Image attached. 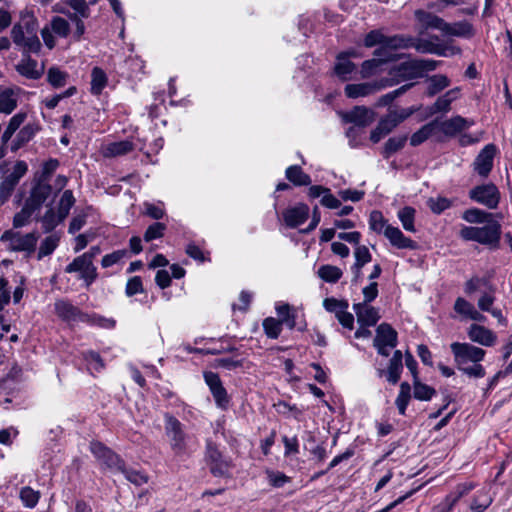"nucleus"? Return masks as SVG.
Wrapping results in <instances>:
<instances>
[{
  "label": "nucleus",
  "instance_id": "19",
  "mask_svg": "<svg viewBox=\"0 0 512 512\" xmlns=\"http://www.w3.org/2000/svg\"><path fill=\"white\" fill-rule=\"evenodd\" d=\"M398 344V333L388 323H381L376 328V335L373 340V346H389L395 348Z\"/></svg>",
  "mask_w": 512,
  "mask_h": 512
},
{
  "label": "nucleus",
  "instance_id": "39",
  "mask_svg": "<svg viewBox=\"0 0 512 512\" xmlns=\"http://www.w3.org/2000/svg\"><path fill=\"white\" fill-rule=\"evenodd\" d=\"M276 311L282 322V325L285 324L289 329H294L296 327V310L293 309L289 304H282L276 307Z\"/></svg>",
  "mask_w": 512,
  "mask_h": 512
},
{
  "label": "nucleus",
  "instance_id": "52",
  "mask_svg": "<svg viewBox=\"0 0 512 512\" xmlns=\"http://www.w3.org/2000/svg\"><path fill=\"white\" fill-rule=\"evenodd\" d=\"M263 329L270 339H277L282 331V322L273 317H268L263 321Z\"/></svg>",
  "mask_w": 512,
  "mask_h": 512
},
{
  "label": "nucleus",
  "instance_id": "29",
  "mask_svg": "<svg viewBox=\"0 0 512 512\" xmlns=\"http://www.w3.org/2000/svg\"><path fill=\"white\" fill-rule=\"evenodd\" d=\"M444 27L443 34L448 36L471 38L474 36V28L472 24L467 21H459L453 24L447 23Z\"/></svg>",
  "mask_w": 512,
  "mask_h": 512
},
{
  "label": "nucleus",
  "instance_id": "58",
  "mask_svg": "<svg viewBox=\"0 0 512 512\" xmlns=\"http://www.w3.org/2000/svg\"><path fill=\"white\" fill-rule=\"evenodd\" d=\"M388 226L387 220L384 218L382 212L374 210L369 216V227L376 233H382Z\"/></svg>",
  "mask_w": 512,
  "mask_h": 512
},
{
  "label": "nucleus",
  "instance_id": "14",
  "mask_svg": "<svg viewBox=\"0 0 512 512\" xmlns=\"http://www.w3.org/2000/svg\"><path fill=\"white\" fill-rule=\"evenodd\" d=\"M392 85L393 82L390 79H382L375 83L347 84L345 86V94L348 98H357L367 96Z\"/></svg>",
  "mask_w": 512,
  "mask_h": 512
},
{
  "label": "nucleus",
  "instance_id": "26",
  "mask_svg": "<svg viewBox=\"0 0 512 512\" xmlns=\"http://www.w3.org/2000/svg\"><path fill=\"white\" fill-rule=\"evenodd\" d=\"M39 130L40 126L37 123H28L25 125L22 129H20L15 139L12 141L11 151L16 152L19 150L30 140H32Z\"/></svg>",
  "mask_w": 512,
  "mask_h": 512
},
{
  "label": "nucleus",
  "instance_id": "22",
  "mask_svg": "<svg viewBox=\"0 0 512 512\" xmlns=\"http://www.w3.org/2000/svg\"><path fill=\"white\" fill-rule=\"evenodd\" d=\"M472 125H474L473 120H468L460 115L453 116L440 124L438 123V127L446 136H454Z\"/></svg>",
  "mask_w": 512,
  "mask_h": 512
},
{
  "label": "nucleus",
  "instance_id": "17",
  "mask_svg": "<svg viewBox=\"0 0 512 512\" xmlns=\"http://www.w3.org/2000/svg\"><path fill=\"white\" fill-rule=\"evenodd\" d=\"M51 194V185L47 181L38 180L32 187L30 196L27 198L26 203H28L35 210H38L42 204H44L46 200L51 196Z\"/></svg>",
  "mask_w": 512,
  "mask_h": 512
},
{
  "label": "nucleus",
  "instance_id": "48",
  "mask_svg": "<svg viewBox=\"0 0 512 512\" xmlns=\"http://www.w3.org/2000/svg\"><path fill=\"white\" fill-rule=\"evenodd\" d=\"M68 74L58 67H51L47 72V81L54 88H61L66 85Z\"/></svg>",
  "mask_w": 512,
  "mask_h": 512
},
{
  "label": "nucleus",
  "instance_id": "13",
  "mask_svg": "<svg viewBox=\"0 0 512 512\" xmlns=\"http://www.w3.org/2000/svg\"><path fill=\"white\" fill-rule=\"evenodd\" d=\"M203 376L216 405L221 409H227L230 400L219 375L212 371H206Z\"/></svg>",
  "mask_w": 512,
  "mask_h": 512
},
{
  "label": "nucleus",
  "instance_id": "24",
  "mask_svg": "<svg viewBox=\"0 0 512 512\" xmlns=\"http://www.w3.org/2000/svg\"><path fill=\"white\" fill-rule=\"evenodd\" d=\"M345 121L366 127L374 121V112L364 106H356L345 115Z\"/></svg>",
  "mask_w": 512,
  "mask_h": 512
},
{
  "label": "nucleus",
  "instance_id": "40",
  "mask_svg": "<svg viewBox=\"0 0 512 512\" xmlns=\"http://www.w3.org/2000/svg\"><path fill=\"white\" fill-rule=\"evenodd\" d=\"M496 286L489 285L478 299L477 306L483 312L491 311L496 300Z\"/></svg>",
  "mask_w": 512,
  "mask_h": 512
},
{
  "label": "nucleus",
  "instance_id": "50",
  "mask_svg": "<svg viewBox=\"0 0 512 512\" xmlns=\"http://www.w3.org/2000/svg\"><path fill=\"white\" fill-rule=\"evenodd\" d=\"M414 391L413 395L416 399L421 401L430 400L436 393L435 389L418 380L413 381Z\"/></svg>",
  "mask_w": 512,
  "mask_h": 512
},
{
  "label": "nucleus",
  "instance_id": "3",
  "mask_svg": "<svg viewBox=\"0 0 512 512\" xmlns=\"http://www.w3.org/2000/svg\"><path fill=\"white\" fill-rule=\"evenodd\" d=\"M501 234V224L494 219L487 221L483 226H463L459 231V236L463 240L474 241L490 249L499 248Z\"/></svg>",
  "mask_w": 512,
  "mask_h": 512
},
{
  "label": "nucleus",
  "instance_id": "28",
  "mask_svg": "<svg viewBox=\"0 0 512 512\" xmlns=\"http://www.w3.org/2000/svg\"><path fill=\"white\" fill-rule=\"evenodd\" d=\"M356 71V65L346 58L345 54H338L334 66L335 75L342 81H348Z\"/></svg>",
  "mask_w": 512,
  "mask_h": 512
},
{
  "label": "nucleus",
  "instance_id": "51",
  "mask_svg": "<svg viewBox=\"0 0 512 512\" xmlns=\"http://www.w3.org/2000/svg\"><path fill=\"white\" fill-rule=\"evenodd\" d=\"M19 496L23 505L27 508H34L40 499L39 491H36L29 486L23 487L20 490Z\"/></svg>",
  "mask_w": 512,
  "mask_h": 512
},
{
  "label": "nucleus",
  "instance_id": "41",
  "mask_svg": "<svg viewBox=\"0 0 512 512\" xmlns=\"http://www.w3.org/2000/svg\"><path fill=\"white\" fill-rule=\"evenodd\" d=\"M106 84L107 76L105 72L99 67H94L91 73V93L99 95Z\"/></svg>",
  "mask_w": 512,
  "mask_h": 512
},
{
  "label": "nucleus",
  "instance_id": "6",
  "mask_svg": "<svg viewBox=\"0 0 512 512\" xmlns=\"http://www.w3.org/2000/svg\"><path fill=\"white\" fill-rule=\"evenodd\" d=\"M468 196L473 202L490 210L496 209L501 200V193L492 182L474 186L469 190Z\"/></svg>",
  "mask_w": 512,
  "mask_h": 512
},
{
  "label": "nucleus",
  "instance_id": "12",
  "mask_svg": "<svg viewBox=\"0 0 512 512\" xmlns=\"http://www.w3.org/2000/svg\"><path fill=\"white\" fill-rule=\"evenodd\" d=\"M497 148L494 144H487L476 156L472 166L473 171L482 178L489 176L493 168Z\"/></svg>",
  "mask_w": 512,
  "mask_h": 512
},
{
  "label": "nucleus",
  "instance_id": "21",
  "mask_svg": "<svg viewBox=\"0 0 512 512\" xmlns=\"http://www.w3.org/2000/svg\"><path fill=\"white\" fill-rule=\"evenodd\" d=\"M353 310L362 326H374L380 319L379 311L366 303H354Z\"/></svg>",
  "mask_w": 512,
  "mask_h": 512
},
{
  "label": "nucleus",
  "instance_id": "36",
  "mask_svg": "<svg viewBox=\"0 0 512 512\" xmlns=\"http://www.w3.org/2000/svg\"><path fill=\"white\" fill-rule=\"evenodd\" d=\"M396 126L386 116L380 119L376 128L371 131L370 140L373 143H378L382 138L392 132Z\"/></svg>",
  "mask_w": 512,
  "mask_h": 512
},
{
  "label": "nucleus",
  "instance_id": "57",
  "mask_svg": "<svg viewBox=\"0 0 512 512\" xmlns=\"http://www.w3.org/2000/svg\"><path fill=\"white\" fill-rule=\"evenodd\" d=\"M492 503V499L485 492H478L472 499L470 509L473 512H484Z\"/></svg>",
  "mask_w": 512,
  "mask_h": 512
},
{
  "label": "nucleus",
  "instance_id": "42",
  "mask_svg": "<svg viewBox=\"0 0 512 512\" xmlns=\"http://www.w3.org/2000/svg\"><path fill=\"white\" fill-rule=\"evenodd\" d=\"M125 478L135 486H142L149 481V476L142 470H137L134 468H127L126 464L124 465V469L120 471Z\"/></svg>",
  "mask_w": 512,
  "mask_h": 512
},
{
  "label": "nucleus",
  "instance_id": "49",
  "mask_svg": "<svg viewBox=\"0 0 512 512\" xmlns=\"http://www.w3.org/2000/svg\"><path fill=\"white\" fill-rule=\"evenodd\" d=\"M398 218L401 221L402 226L406 231H409V232L416 231L415 226H414V218H415V209L414 208H412L410 206H406V207L402 208L398 212Z\"/></svg>",
  "mask_w": 512,
  "mask_h": 512
},
{
  "label": "nucleus",
  "instance_id": "4",
  "mask_svg": "<svg viewBox=\"0 0 512 512\" xmlns=\"http://www.w3.org/2000/svg\"><path fill=\"white\" fill-rule=\"evenodd\" d=\"M37 29V20L33 16H28L22 18L21 23L15 24L11 30L13 42L21 46L25 54L37 53L41 49Z\"/></svg>",
  "mask_w": 512,
  "mask_h": 512
},
{
  "label": "nucleus",
  "instance_id": "53",
  "mask_svg": "<svg viewBox=\"0 0 512 512\" xmlns=\"http://www.w3.org/2000/svg\"><path fill=\"white\" fill-rule=\"evenodd\" d=\"M491 284V281L486 277L473 276L465 282L464 291L467 295H471L480 290L481 287L486 289Z\"/></svg>",
  "mask_w": 512,
  "mask_h": 512
},
{
  "label": "nucleus",
  "instance_id": "2",
  "mask_svg": "<svg viewBox=\"0 0 512 512\" xmlns=\"http://www.w3.org/2000/svg\"><path fill=\"white\" fill-rule=\"evenodd\" d=\"M164 431L169 447L176 457L191 455L193 436L186 431L185 425L170 413L164 414Z\"/></svg>",
  "mask_w": 512,
  "mask_h": 512
},
{
  "label": "nucleus",
  "instance_id": "44",
  "mask_svg": "<svg viewBox=\"0 0 512 512\" xmlns=\"http://www.w3.org/2000/svg\"><path fill=\"white\" fill-rule=\"evenodd\" d=\"M342 275V270L337 266L322 265L318 269V276L328 283H336L342 277Z\"/></svg>",
  "mask_w": 512,
  "mask_h": 512
},
{
  "label": "nucleus",
  "instance_id": "34",
  "mask_svg": "<svg viewBox=\"0 0 512 512\" xmlns=\"http://www.w3.org/2000/svg\"><path fill=\"white\" fill-rule=\"evenodd\" d=\"M408 136L401 135L389 138L381 151L383 158L389 159L393 154L404 148Z\"/></svg>",
  "mask_w": 512,
  "mask_h": 512
},
{
  "label": "nucleus",
  "instance_id": "10",
  "mask_svg": "<svg viewBox=\"0 0 512 512\" xmlns=\"http://www.w3.org/2000/svg\"><path fill=\"white\" fill-rule=\"evenodd\" d=\"M205 455L210 472L215 477H224L229 473L230 461L223 457L217 445L212 441H207Z\"/></svg>",
  "mask_w": 512,
  "mask_h": 512
},
{
  "label": "nucleus",
  "instance_id": "37",
  "mask_svg": "<svg viewBox=\"0 0 512 512\" xmlns=\"http://www.w3.org/2000/svg\"><path fill=\"white\" fill-rule=\"evenodd\" d=\"M64 220H65V217L62 216L58 211L55 212L52 207L48 208V210L45 212V214L40 219V221L42 223V228L45 233L51 232L55 227H57Z\"/></svg>",
  "mask_w": 512,
  "mask_h": 512
},
{
  "label": "nucleus",
  "instance_id": "33",
  "mask_svg": "<svg viewBox=\"0 0 512 512\" xmlns=\"http://www.w3.org/2000/svg\"><path fill=\"white\" fill-rule=\"evenodd\" d=\"M426 94L433 97L450 85V79L443 74H435L428 78Z\"/></svg>",
  "mask_w": 512,
  "mask_h": 512
},
{
  "label": "nucleus",
  "instance_id": "9",
  "mask_svg": "<svg viewBox=\"0 0 512 512\" xmlns=\"http://www.w3.org/2000/svg\"><path fill=\"white\" fill-rule=\"evenodd\" d=\"M456 366L466 365L469 361L478 363L485 357V350L469 343L454 342L450 345Z\"/></svg>",
  "mask_w": 512,
  "mask_h": 512
},
{
  "label": "nucleus",
  "instance_id": "8",
  "mask_svg": "<svg viewBox=\"0 0 512 512\" xmlns=\"http://www.w3.org/2000/svg\"><path fill=\"white\" fill-rule=\"evenodd\" d=\"M0 240L7 243L9 250L26 252L30 255L35 251L38 235L34 232L23 235L13 230H7L2 234Z\"/></svg>",
  "mask_w": 512,
  "mask_h": 512
},
{
  "label": "nucleus",
  "instance_id": "20",
  "mask_svg": "<svg viewBox=\"0 0 512 512\" xmlns=\"http://www.w3.org/2000/svg\"><path fill=\"white\" fill-rule=\"evenodd\" d=\"M21 92L19 87H0V112L6 115L11 114L18 105Z\"/></svg>",
  "mask_w": 512,
  "mask_h": 512
},
{
  "label": "nucleus",
  "instance_id": "46",
  "mask_svg": "<svg viewBox=\"0 0 512 512\" xmlns=\"http://www.w3.org/2000/svg\"><path fill=\"white\" fill-rule=\"evenodd\" d=\"M323 307L326 311L333 313L336 318L341 315L344 310H348L349 303L347 300H338L334 297L325 298L323 300Z\"/></svg>",
  "mask_w": 512,
  "mask_h": 512
},
{
  "label": "nucleus",
  "instance_id": "35",
  "mask_svg": "<svg viewBox=\"0 0 512 512\" xmlns=\"http://www.w3.org/2000/svg\"><path fill=\"white\" fill-rule=\"evenodd\" d=\"M134 149V144L130 140H122L109 143L105 148V155L117 157L130 153Z\"/></svg>",
  "mask_w": 512,
  "mask_h": 512
},
{
  "label": "nucleus",
  "instance_id": "62",
  "mask_svg": "<svg viewBox=\"0 0 512 512\" xmlns=\"http://www.w3.org/2000/svg\"><path fill=\"white\" fill-rule=\"evenodd\" d=\"M128 256V251L126 249L116 250L110 254H106L102 260L101 265L103 268H109L117 263H119L122 259Z\"/></svg>",
  "mask_w": 512,
  "mask_h": 512
},
{
  "label": "nucleus",
  "instance_id": "47",
  "mask_svg": "<svg viewBox=\"0 0 512 512\" xmlns=\"http://www.w3.org/2000/svg\"><path fill=\"white\" fill-rule=\"evenodd\" d=\"M412 37L405 35L386 36L385 47L389 49H407L412 47Z\"/></svg>",
  "mask_w": 512,
  "mask_h": 512
},
{
  "label": "nucleus",
  "instance_id": "27",
  "mask_svg": "<svg viewBox=\"0 0 512 512\" xmlns=\"http://www.w3.org/2000/svg\"><path fill=\"white\" fill-rule=\"evenodd\" d=\"M403 370V354L400 350H395L392 358L389 361L386 378L387 381L393 385L398 383Z\"/></svg>",
  "mask_w": 512,
  "mask_h": 512
},
{
  "label": "nucleus",
  "instance_id": "18",
  "mask_svg": "<svg viewBox=\"0 0 512 512\" xmlns=\"http://www.w3.org/2000/svg\"><path fill=\"white\" fill-rule=\"evenodd\" d=\"M467 333L472 342L482 346L491 347L494 346L497 341L496 334L483 325L471 324Z\"/></svg>",
  "mask_w": 512,
  "mask_h": 512
},
{
  "label": "nucleus",
  "instance_id": "45",
  "mask_svg": "<svg viewBox=\"0 0 512 512\" xmlns=\"http://www.w3.org/2000/svg\"><path fill=\"white\" fill-rule=\"evenodd\" d=\"M59 241L60 237L56 234L47 236L40 244L37 255L38 260H41L43 257L52 254L58 247Z\"/></svg>",
  "mask_w": 512,
  "mask_h": 512
},
{
  "label": "nucleus",
  "instance_id": "32",
  "mask_svg": "<svg viewBox=\"0 0 512 512\" xmlns=\"http://www.w3.org/2000/svg\"><path fill=\"white\" fill-rule=\"evenodd\" d=\"M437 128V121H431L423 125L419 130L412 134L410 138L411 146L416 147L425 142L429 137H431L435 133Z\"/></svg>",
  "mask_w": 512,
  "mask_h": 512
},
{
  "label": "nucleus",
  "instance_id": "31",
  "mask_svg": "<svg viewBox=\"0 0 512 512\" xmlns=\"http://www.w3.org/2000/svg\"><path fill=\"white\" fill-rule=\"evenodd\" d=\"M285 175L295 186H308L312 182L311 177L298 165L289 166L285 171Z\"/></svg>",
  "mask_w": 512,
  "mask_h": 512
},
{
  "label": "nucleus",
  "instance_id": "56",
  "mask_svg": "<svg viewBox=\"0 0 512 512\" xmlns=\"http://www.w3.org/2000/svg\"><path fill=\"white\" fill-rule=\"evenodd\" d=\"M167 229L166 224L161 222H154L153 224L149 225L144 233V241L151 242L155 239L162 238L164 236V233Z\"/></svg>",
  "mask_w": 512,
  "mask_h": 512
},
{
  "label": "nucleus",
  "instance_id": "5",
  "mask_svg": "<svg viewBox=\"0 0 512 512\" xmlns=\"http://www.w3.org/2000/svg\"><path fill=\"white\" fill-rule=\"evenodd\" d=\"M441 61L433 59H413L406 62H402L399 65L393 67L390 70V75L393 80L395 77H399L402 80H412L424 76L425 72L434 71ZM394 83V81H392Z\"/></svg>",
  "mask_w": 512,
  "mask_h": 512
},
{
  "label": "nucleus",
  "instance_id": "15",
  "mask_svg": "<svg viewBox=\"0 0 512 512\" xmlns=\"http://www.w3.org/2000/svg\"><path fill=\"white\" fill-rule=\"evenodd\" d=\"M282 215L286 226L289 228H296L308 219L309 207L304 203H298L294 207L285 209Z\"/></svg>",
  "mask_w": 512,
  "mask_h": 512
},
{
  "label": "nucleus",
  "instance_id": "1",
  "mask_svg": "<svg viewBox=\"0 0 512 512\" xmlns=\"http://www.w3.org/2000/svg\"><path fill=\"white\" fill-rule=\"evenodd\" d=\"M54 311L56 315L62 320L70 324L86 323L92 326H99L102 328H113L116 321L111 318H105L96 313L83 312L79 307L72 304L67 299H58L54 303Z\"/></svg>",
  "mask_w": 512,
  "mask_h": 512
},
{
  "label": "nucleus",
  "instance_id": "43",
  "mask_svg": "<svg viewBox=\"0 0 512 512\" xmlns=\"http://www.w3.org/2000/svg\"><path fill=\"white\" fill-rule=\"evenodd\" d=\"M411 398V386L407 382H402L400 384V391L395 400V404L399 411L400 415H405L408 403Z\"/></svg>",
  "mask_w": 512,
  "mask_h": 512
},
{
  "label": "nucleus",
  "instance_id": "38",
  "mask_svg": "<svg viewBox=\"0 0 512 512\" xmlns=\"http://www.w3.org/2000/svg\"><path fill=\"white\" fill-rule=\"evenodd\" d=\"M462 219L472 224H482L492 219V213L479 208H469L462 213Z\"/></svg>",
  "mask_w": 512,
  "mask_h": 512
},
{
  "label": "nucleus",
  "instance_id": "64",
  "mask_svg": "<svg viewBox=\"0 0 512 512\" xmlns=\"http://www.w3.org/2000/svg\"><path fill=\"white\" fill-rule=\"evenodd\" d=\"M386 36L380 30L370 31L364 38V45L368 48L376 45L385 46Z\"/></svg>",
  "mask_w": 512,
  "mask_h": 512
},
{
  "label": "nucleus",
  "instance_id": "54",
  "mask_svg": "<svg viewBox=\"0 0 512 512\" xmlns=\"http://www.w3.org/2000/svg\"><path fill=\"white\" fill-rule=\"evenodd\" d=\"M474 487L475 485L471 482L460 483L446 496L456 505L458 501L469 494Z\"/></svg>",
  "mask_w": 512,
  "mask_h": 512
},
{
  "label": "nucleus",
  "instance_id": "7",
  "mask_svg": "<svg viewBox=\"0 0 512 512\" xmlns=\"http://www.w3.org/2000/svg\"><path fill=\"white\" fill-rule=\"evenodd\" d=\"M90 451L100 462L103 469H107L112 472H120L124 469L125 461L121 456L103 443L99 441H92L90 443Z\"/></svg>",
  "mask_w": 512,
  "mask_h": 512
},
{
  "label": "nucleus",
  "instance_id": "30",
  "mask_svg": "<svg viewBox=\"0 0 512 512\" xmlns=\"http://www.w3.org/2000/svg\"><path fill=\"white\" fill-rule=\"evenodd\" d=\"M460 89L458 87L447 91L444 95L437 98L432 106V112H449L451 109V103L455 101L459 96Z\"/></svg>",
  "mask_w": 512,
  "mask_h": 512
},
{
  "label": "nucleus",
  "instance_id": "25",
  "mask_svg": "<svg viewBox=\"0 0 512 512\" xmlns=\"http://www.w3.org/2000/svg\"><path fill=\"white\" fill-rule=\"evenodd\" d=\"M414 16L424 29H437L443 33L444 27H447L444 19L425 10H416Z\"/></svg>",
  "mask_w": 512,
  "mask_h": 512
},
{
  "label": "nucleus",
  "instance_id": "16",
  "mask_svg": "<svg viewBox=\"0 0 512 512\" xmlns=\"http://www.w3.org/2000/svg\"><path fill=\"white\" fill-rule=\"evenodd\" d=\"M383 234L389 240L390 244L397 249L415 250L418 247V244L414 240L406 237L397 227L388 225L384 229Z\"/></svg>",
  "mask_w": 512,
  "mask_h": 512
},
{
  "label": "nucleus",
  "instance_id": "23",
  "mask_svg": "<svg viewBox=\"0 0 512 512\" xmlns=\"http://www.w3.org/2000/svg\"><path fill=\"white\" fill-rule=\"evenodd\" d=\"M16 71L23 77L37 80L42 76L44 66L42 65L39 67L36 60L32 59L29 55H26L16 65Z\"/></svg>",
  "mask_w": 512,
  "mask_h": 512
},
{
  "label": "nucleus",
  "instance_id": "11",
  "mask_svg": "<svg viewBox=\"0 0 512 512\" xmlns=\"http://www.w3.org/2000/svg\"><path fill=\"white\" fill-rule=\"evenodd\" d=\"M66 273H78V278L83 280L86 287H89L98 277L97 268L93 263L83 258L81 255L73 259L65 267Z\"/></svg>",
  "mask_w": 512,
  "mask_h": 512
},
{
  "label": "nucleus",
  "instance_id": "63",
  "mask_svg": "<svg viewBox=\"0 0 512 512\" xmlns=\"http://www.w3.org/2000/svg\"><path fill=\"white\" fill-rule=\"evenodd\" d=\"M427 205L433 213L440 214L451 206V201L444 197L429 198Z\"/></svg>",
  "mask_w": 512,
  "mask_h": 512
},
{
  "label": "nucleus",
  "instance_id": "61",
  "mask_svg": "<svg viewBox=\"0 0 512 512\" xmlns=\"http://www.w3.org/2000/svg\"><path fill=\"white\" fill-rule=\"evenodd\" d=\"M36 210L25 202L23 208L18 212L13 219V226L15 228L23 227L28 223V220Z\"/></svg>",
  "mask_w": 512,
  "mask_h": 512
},
{
  "label": "nucleus",
  "instance_id": "59",
  "mask_svg": "<svg viewBox=\"0 0 512 512\" xmlns=\"http://www.w3.org/2000/svg\"><path fill=\"white\" fill-rule=\"evenodd\" d=\"M51 30L59 37L65 38L70 33V25L66 19L56 16L51 20Z\"/></svg>",
  "mask_w": 512,
  "mask_h": 512
},
{
  "label": "nucleus",
  "instance_id": "60",
  "mask_svg": "<svg viewBox=\"0 0 512 512\" xmlns=\"http://www.w3.org/2000/svg\"><path fill=\"white\" fill-rule=\"evenodd\" d=\"M355 263L352 269H361L365 264L371 261L369 249L364 245H358L354 252Z\"/></svg>",
  "mask_w": 512,
  "mask_h": 512
},
{
  "label": "nucleus",
  "instance_id": "55",
  "mask_svg": "<svg viewBox=\"0 0 512 512\" xmlns=\"http://www.w3.org/2000/svg\"><path fill=\"white\" fill-rule=\"evenodd\" d=\"M75 204V197L71 190H65L58 203V212L65 218L68 216L70 209Z\"/></svg>",
  "mask_w": 512,
  "mask_h": 512
}]
</instances>
